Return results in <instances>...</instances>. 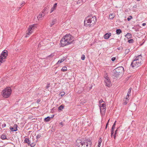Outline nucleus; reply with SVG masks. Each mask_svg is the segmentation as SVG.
Here are the masks:
<instances>
[{"instance_id": "obj_1", "label": "nucleus", "mask_w": 147, "mask_h": 147, "mask_svg": "<svg viewBox=\"0 0 147 147\" xmlns=\"http://www.w3.org/2000/svg\"><path fill=\"white\" fill-rule=\"evenodd\" d=\"M74 40L73 37L70 34L66 35L60 40L61 46L64 47L71 43Z\"/></svg>"}, {"instance_id": "obj_2", "label": "nucleus", "mask_w": 147, "mask_h": 147, "mask_svg": "<svg viewBox=\"0 0 147 147\" xmlns=\"http://www.w3.org/2000/svg\"><path fill=\"white\" fill-rule=\"evenodd\" d=\"M91 142L90 139H88L82 141L80 140L76 141V145L77 147H91Z\"/></svg>"}, {"instance_id": "obj_3", "label": "nucleus", "mask_w": 147, "mask_h": 147, "mask_svg": "<svg viewBox=\"0 0 147 147\" xmlns=\"http://www.w3.org/2000/svg\"><path fill=\"white\" fill-rule=\"evenodd\" d=\"M142 56L141 55L137 56L131 62V66L133 68H136L142 64Z\"/></svg>"}, {"instance_id": "obj_4", "label": "nucleus", "mask_w": 147, "mask_h": 147, "mask_svg": "<svg viewBox=\"0 0 147 147\" xmlns=\"http://www.w3.org/2000/svg\"><path fill=\"white\" fill-rule=\"evenodd\" d=\"M96 21V17L95 16L92 17L91 18L87 17L84 21L85 26L90 27L94 24Z\"/></svg>"}, {"instance_id": "obj_5", "label": "nucleus", "mask_w": 147, "mask_h": 147, "mask_svg": "<svg viewBox=\"0 0 147 147\" xmlns=\"http://www.w3.org/2000/svg\"><path fill=\"white\" fill-rule=\"evenodd\" d=\"M123 71V67L122 66L119 67L114 70L113 76L116 78L119 77L122 75Z\"/></svg>"}, {"instance_id": "obj_6", "label": "nucleus", "mask_w": 147, "mask_h": 147, "mask_svg": "<svg viewBox=\"0 0 147 147\" xmlns=\"http://www.w3.org/2000/svg\"><path fill=\"white\" fill-rule=\"evenodd\" d=\"M8 55V51L7 50H4L3 51L0 56V65L3 62L5 61V59Z\"/></svg>"}, {"instance_id": "obj_7", "label": "nucleus", "mask_w": 147, "mask_h": 147, "mask_svg": "<svg viewBox=\"0 0 147 147\" xmlns=\"http://www.w3.org/2000/svg\"><path fill=\"white\" fill-rule=\"evenodd\" d=\"M3 96L4 98H8L9 95V87L4 89L2 91Z\"/></svg>"}, {"instance_id": "obj_8", "label": "nucleus", "mask_w": 147, "mask_h": 147, "mask_svg": "<svg viewBox=\"0 0 147 147\" xmlns=\"http://www.w3.org/2000/svg\"><path fill=\"white\" fill-rule=\"evenodd\" d=\"M36 24H33L29 26L28 29V32L27 33L26 36V37H28L30 34L32 32L33 30L36 27Z\"/></svg>"}, {"instance_id": "obj_9", "label": "nucleus", "mask_w": 147, "mask_h": 147, "mask_svg": "<svg viewBox=\"0 0 147 147\" xmlns=\"http://www.w3.org/2000/svg\"><path fill=\"white\" fill-rule=\"evenodd\" d=\"M120 131L119 127L117 128L115 131V133L114 135V138L115 139L116 138V136H118L120 135L119 133Z\"/></svg>"}, {"instance_id": "obj_10", "label": "nucleus", "mask_w": 147, "mask_h": 147, "mask_svg": "<svg viewBox=\"0 0 147 147\" xmlns=\"http://www.w3.org/2000/svg\"><path fill=\"white\" fill-rule=\"evenodd\" d=\"M105 85L108 87L110 86L111 85V82L109 78H106L105 80Z\"/></svg>"}, {"instance_id": "obj_11", "label": "nucleus", "mask_w": 147, "mask_h": 147, "mask_svg": "<svg viewBox=\"0 0 147 147\" xmlns=\"http://www.w3.org/2000/svg\"><path fill=\"white\" fill-rule=\"evenodd\" d=\"M17 127L18 126L17 125H15L13 127H10V129L12 131H16L17 130Z\"/></svg>"}, {"instance_id": "obj_12", "label": "nucleus", "mask_w": 147, "mask_h": 147, "mask_svg": "<svg viewBox=\"0 0 147 147\" xmlns=\"http://www.w3.org/2000/svg\"><path fill=\"white\" fill-rule=\"evenodd\" d=\"M106 108H100V113L102 115H104L105 113Z\"/></svg>"}, {"instance_id": "obj_13", "label": "nucleus", "mask_w": 147, "mask_h": 147, "mask_svg": "<svg viewBox=\"0 0 147 147\" xmlns=\"http://www.w3.org/2000/svg\"><path fill=\"white\" fill-rule=\"evenodd\" d=\"M111 36V34L110 33H107L104 35V38L105 39H108L109 38V37Z\"/></svg>"}, {"instance_id": "obj_14", "label": "nucleus", "mask_w": 147, "mask_h": 147, "mask_svg": "<svg viewBox=\"0 0 147 147\" xmlns=\"http://www.w3.org/2000/svg\"><path fill=\"white\" fill-rule=\"evenodd\" d=\"M100 102V105L99 107L100 108H106V104L105 103H103L101 104V103L103 102Z\"/></svg>"}, {"instance_id": "obj_15", "label": "nucleus", "mask_w": 147, "mask_h": 147, "mask_svg": "<svg viewBox=\"0 0 147 147\" xmlns=\"http://www.w3.org/2000/svg\"><path fill=\"white\" fill-rule=\"evenodd\" d=\"M115 124H113L111 128V136H112L113 134L114 133V130L115 128Z\"/></svg>"}, {"instance_id": "obj_16", "label": "nucleus", "mask_w": 147, "mask_h": 147, "mask_svg": "<svg viewBox=\"0 0 147 147\" xmlns=\"http://www.w3.org/2000/svg\"><path fill=\"white\" fill-rule=\"evenodd\" d=\"M57 3H55L54 5L53 6V7L51 8V9L50 13H51L52 12H53L54 11V10L57 7Z\"/></svg>"}, {"instance_id": "obj_17", "label": "nucleus", "mask_w": 147, "mask_h": 147, "mask_svg": "<svg viewBox=\"0 0 147 147\" xmlns=\"http://www.w3.org/2000/svg\"><path fill=\"white\" fill-rule=\"evenodd\" d=\"M53 118V117H50L49 116H48L44 119V121L45 122H48L49 121L51 118Z\"/></svg>"}, {"instance_id": "obj_18", "label": "nucleus", "mask_w": 147, "mask_h": 147, "mask_svg": "<svg viewBox=\"0 0 147 147\" xmlns=\"http://www.w3.org/2000/svg\"><path fill=\"white\" fill-rule=\"evenodd\" d=\"M24 142L28 144V145H29L30 143V140L28 138H26L24 140Z\"/></svg>"}, {"instance_id": "obj_19", "label": "nucleus", "mask_w": 147, "mask_h": 147, "mask_svg": "<svg viewBox=\"0 0 147 147\" xmlns=\"http://www.w3.org/2000/svg\"><path fill=\"white\" fill-rule=\"evenodd\" d=\"M115 16V14L114 13H110L109 15V18L110 19H113Z\"/></svg>"}, {"instance_id": "obj_20", "label": "nucleus", "mask_w": 147, "mask_h": 147, "mask_svg": "<svg viewBox=\"0 0 147 147\" xmlns=\"http://www.w3.org/2000/svg\"><path fill=\"white\" fill-rule=\"evenodd\" d=\"M65 59L64 57H63V58L61 59L60 60H59L57 63V64H59L61 63L62 62H63Z\"/></svg>"}, {"instance_id": "obj_21", "label": "nucleus", "mask_w": 147, "mask_h": 147, "mask_svg": "<svg viewBox=\"0 0 147 147\" xmlns=\"http://www.w3.org/2000/svg\"><path fill=\"white\" fill-rule=\"evenodd\" d=\"M46 10V9H44L42 13L40 14L41 16H42V17H43L46 14V13L45 12Z\"/></svg>"}, {"instance_id": "obj_22", "label": "nucleus", "mask_w": 147, "mask_h": 147, "mask_svg": "<svg viewBox=\"0 0 147 147\" xmlns=\"http://www.w3.org/2000/svg\"><path fill=\"white\" fill-rule=\"evenodd\" d=\"M56 20V19H54L52 20V23L50 25V26L51 27H52L54 24H55Z\"/></svg>"}, {"instance_id": "obj_23", "label": "nucleus", "mask_w": 147, "mask_h": 147, "mask_svg": "<svg viewBox=\"0 0 147 147\" xmlns=\"http://www.w3.org/2000/svg\"><path fill=\"white\" fill-rule=\"evenodd\" d=\"M125 36L128 38H130L131 37V35L130 33H128L125 35Z\"/></svg>"}, {"instance_id": "obj_24", "label": "nucleus", "mask_w": 147, "mask_h": 147, "mask_svg": "<svg viewBox=\"0 0 147 147\" xmlns=\"http://www.w3.org/2000/svg\"><path fill=\"white\" fill-rule=\"evenodd\" d=\"M64 107V106L63 105H60L58 108L59 110H62Z\"/></svg>"}, {"instance_id": "obj_25", "label": "nucleus", "mask_w": 147, "mask_h": 147, "mask_svg": "<svg viewBox=\"0 0 147 147\" xmlns=\"http://www.w3.org/2000/svg\"><path fill=\"white\" fill-rule=\"evenodd\" d=\"M122 32V31L121 29H118L116 30V33L117 34H119Z\"/></svg>"}, {"instance_id": "obj_26", "label": "nucleus", "mask_w": 147, "mask_h": 147, "mask_svg": "<svg viewBox=\"0 0 147 147\" xmlns=\"http://www.w3.org/2000/svg\"><path fill=\"white\" fill-rule=\"evenodd\" d=\"M102 142V139L101 138H100L98 141V147H100V146L101 143Z\"/></svg>"}, {"instance_id": "obj_27", "label": "nucleus", "mask_w": 147, "mask_h": 147, "mask_svg": "<svg viewBox=\"0 0 147 147\" xmlns=\"http://www.w3.org/2000/svg\"><path fill=\"white\" fill-rule=\"evenodd\" d=\"M129 51H129V49H126L125 50V55L128 54L129 53Z\"/></svg>"}, {"instance_id": "obj_28", "label": "nucleus", "mask_w": 147, "mask_h": 147, "mask_svg": "<svg viewBox=\"0 0 147 147\" xmlns=\"http://www.w3.org/2000/svg\"><path fill=\"white\" fill-rule=\"evenodd\" d=\"M67 67H63L62 69L61 70L63 71H67Z\"/></svg>"}, {"instance_id": "obj_29", "label": "nucleus", "mask_w": 147, "mask_h": 147, "mask_svg": "<svg viewBox=\"0 0 147 147\" xmlns=\"http://www.w3.org/2000/svg\"><path fill=\"white\" fill-rule=\"evenodd\" d=\"M36 145V144L35 142H33L31 144H30L29 145H30L31 147H33L35 146Z\"/></svg>"}, {"instance_id": "obj_30", "label": "nucleus", "mask_w": 147, "mask_h": 147, "mask_svg": "<svg viewBox=\"0 0 147 147\" xmlns=\"http://www.w3.org/2000/svg\"><path fill=\"white\" fill-rule=\"evenodd\" d=\"M65 94V92H62L60 93L59 94V95L61 96H63Z\"/></svg>"}, {"instance_id": "obj_31", "label": "nucleus", "mask_w": 147, "mask_h": 147, "mask_svg": "<svg viewBox=\"0 0 147 147\" xmlns=\"http://www.w3.org/2000/svg\"><path fill=\"white\" fill-rule=\"evenodd\" d=\"M41 136L40 134H38L36 136V139L38 140L40 138Z\"/></svg>"}, {"instance_id": "obj_32", "label": "nucleus", "mask_w": 147, "mask_h": 147, "mask_svg": "<svg viewBox=\"0 0 147 147\" xmlns=\"http://www.w3.org/2000/svg\"><path fill=\"white\" fill-rule=\"evenodd\" d=\"M42 18V16H41L40 14H39V16L37 17L38 20H41V18Z\"/></svg>"}, {"instance_id": "obj_33", "label": "nucleus", "mask_w": 147, "mask_h": 147, "mask_svg": "<svg viewBox=\"0 0 147 147\" xmlns=\"http://www.w3.org/2000/svg\"><path fill=\"white\" fill-rule=\"evenodd\" d=\"M1 138L3 140L5 139L6 137L5 136L2 135L1 137Z\"/></svg>"}, {"instance_id": "obj_34", "label": "nucleus", "mask_w": 147, "mask_h": 147, "mask_svg": "<svg viewBox=\"0 0 147 147\" xmlns=\"http://www.w3.org/2000/svg\"><path fill=\"white\" fill-rule=\"evenodd\" d=\"M132 18V17L131 16H130L129 17L127 18V20L128 21H130L131 19Z\"/></svg>"}, {"instance_id": "obj_35", "label": "nucleus", "mask_w": 147, "mask_h": 147, "mask_svg": "<svg viewBox=\"0 0 147 147\" xmlns=\"http://www.w3.org/2000/svg\"><path fill=\"white\" fill-rule=\"evenodd\" d=\"M128 42L129 43H132L134 42V40L133 39H131L129 40Z\"/></svg>"}, {"instance_id": "obj_36", "label": "nucleus", "mask_w": 147, "mask_h": 147, "mask_svg": "<svg viewBox=\"0 0 147 147\" xmlns=\"http://www.w3.org/2000/svg\"><path fill=\"white\" fill-rule=\"evenodd\" d=\"M85 55H83L82 56V57H81V59L82 60H84L85 59Z\"/></svg>"}, {"instance_id": "obj_37", "label": "nucleus", "mask_w": 147, "mask_h": 147, "mask_svg": "<svg viewBox=\"0 0 147 147\" xmlns=\"http://www.w3.org/2000/svg\"><path fill=\"white\" fill-rule=\"evenodd\" d=\"M129 94V93L128 94V93H127V95L126 97V99H127V100H129V99H128V98L129 97V94Z\"/></svg>"}, {"instance_id": "obj_38", "label": "nucleus", "mask_w": 147, "mask_h": 147, "mask_svg": "<svg viewBox=\"0 0 147 147\" xmlns=\"http://www.w3.org/2000/svg\"><path fill=\"white\" fill-rule=\"evenodd\" d=\"M109 120H110L109 119L108 120V121L107 122V124L106 125V127H105V129H107V127L108 125L109 122Z\"/></svg>"}, {"instance_id": "obj_39", "label": "nucleus", "mask_w": 147, "mask_h": 147, "mask_svg": "<svg viewBox=\"0 0 147 147\" xmlns=\"http://www.w3.org/2000/svg\"><path fill=\"white\" fill-rule=\"evenodd\" d=\"M54 56V54L53 53H52V54H51L50 55H49L48 56V57H53Z\"/></svg>"}, {"instance_id": "obj_40", "label": "nucleus", "mask_w": 147, "mask_h": 147, "mask_svg": "<svg viewBox=\"0 0 147 147\" xmlns=\"http://www.w3.org/2000/svg\"><path fill=\"white\" fill-rule=\"evenodd\" d=\"M104 77L105 79H106V78H108V75L107 74H105V75Z\"/></svg>"}, {"instance_id": "obj_41", "label": "nucleus", "mask_w": 147, "mask_h": 147, "mask_svg": "<svg viewBox=\"0 0 147 147\" xmlns=\"http://www.w3.org/2000/svg\"><path fill=\"white\" fill-rule=\"evenodd\" d=\"M115 57H112L111 58V60L113 61H114L115 60Z\"/></svg>"}, {"instance_id": "obj_42", "label": "nucleus", "mask_w": 147, "mask_h": 147, "mask_svg": "<svg viewBox=\"0 0 147 147\" xmlns=\"http://www.w3.org/2000/svg\"><path fill=\"white\" fill-rule=\"evenodd\" d=\"M127 104V102H124L123 103V105H126Z\"/></svg>"}, {"instance_id": "obj_43", "label": "nucleus", "mask_w": 147, "mask_h": 147, "mask_svg": "<svg viewBox=\"0 0 147 147\" xmlns=\"http://www.w3.org/2000/svg\"><path fill=\"white\" fill-rule=\"evenodd\" d=\"M63 122H61L60 123H59V124L61 125H62L63 126Z\"/></svg>"}, {"instance_id": "obj_44", "label": "nucleus", "mask_w": 147, "mask_h": 147, "mask_svg": "<svg viewBox=\"0 0 147 147\" xmlns=\"http://www.w3.org/2000/svg\"><path fill=\"white\" fill-rule=\"evenodd\" d=\"M6 126V124H4V125H2V127H5Z\"/></svg>"}, {"instance_id": "obj_45", "label": "nucleus", "mask_w": 147, "mask_h": 147, "mask_svg": "<svg viewBox=\"0 0 147 147\" xmlns=\"http://www.w3.org/2000/svg\"><path fill=\"white\" fill-rule=\"evenodd\" d=\"M49 84H48V85L47 86H46V87L47 88H48L49 87Z\"/></svg>"}, {"instance_id": "obj_46", "label": "nucleus", "mask_w": 147, "mask_h": 147, "mask_svg": "<svg viewBox=\"0 0 147 147\" xmlns=\"http://www.w3.org/2000/svg\"><path fill=\"white\" fill-rule=\"evenodd\" d=\"M9 92H10V94H11V90L10 88V91H9Z\"/></svg>"}, {"instance_id": "obj_47", "label": "nucleus", "mask_w": 147, "mask_h": 147, "mask_svg": "<svg viewBox=\"0 0 147 147\" xmlns=\"http://www.w3.org/2000/svg\"><path fill=\"white\" fill-rule=\"evenodd\" d=\"M142 25L143 26H144L146 25V24L145 23H144L142 24Z\"/></svg>"}, {"instance_id": "obj_48", "label": "nucleus", "mask_w": 147, "mask_h": 147, "mask_svg": "<svg viewBox=\"0 0 147 147\" xmlns=\"http://www.w3.org/2000/svg\"><path fill=\"white\" fill-rule=\"evenodd\" d=\"M131 92V91H130V90H129L128 92V93L130 94Z\"/></svg>"}, {"instance_id": "obj_49", "label": "nucleus", "mask_w": 147, "mask_h": 147, "mask_svg": "<svg viewBox=\"0 0 147 147\" xmlns=\"http://www.w3.org/2000/svg\"><path fill=\"white\" fill-rule=\"evenodd\" d=\"M84 103H85V102H82L81 103H80V104H84Z\"/></svg>"}, {"instance_id": "obj_50", "label": "nucleus", "mask_w": 147, "mask_h": 147, "mask_svg": "<svg viewBox=\"0 0 147 147\" xmlns=\"http://www.w3.org/2000/svg\"><path fill=\"white\" fill-rule=\"evenodd\" d=\"M10 144H11L12 145H13V146H14V145H13V144L12 143L10 142Z\"/></svg>"}, {"instance_id": "obj_51", "label": "nucleus", "mask_w": 147, "mask_h": 147, "mask_svg": "<svg viewBox=\"0 0 147 147\" xmlns=\"http://www.w3.org/2000/svg\"><path fill=\"white\" fill-rule=\"evenodd\" d=\"M79 3H80V2H79V1H77V3L78 4Z\"/></svg>"}, {"instance_id": "obj_52", "label": "nucleus", "mask_w": 147, "mask_h": 147, "mask_svg": "<svg viewBox=\"0 0 147 147\" xmlns=\"http://www.w3.org/2000/svg\"><path fill=\"white\" fill-rule=\"evenodd\" d=\"M131 88H130L129 90H130L131 91Z\"/></svg>"}, {"instance_id": "obj_53", "label": "nucleus", "mask_w": 147, "mask_h": 147, "mask_svg": "<svg viewBox=\"0 0 147 147\" xmlns=\"http://www.w3.org/2000/svg\"><path fill=\"white\" fill-rule=\"evenodd\" d=\"M116 121L115 122H114V124H116Z\"/></svg>"}, {"instance_id": "obj_54", "label": "nucleus", "mask_w": 147, "mask_h": 147, "mask_svg": "<svg viewBox=\"0 0 147 147\" xmlns=\"http://www.w3.org/2000/svg\"><path fill=\"white\" fill-rule=\"evenodd\" d=\"M54 116V115H52V117H53H53Z\"/></svg>"}, {"instance_id": "obj_55", "label": "nucleus", "mask_w": 147, "mask_h": 147, "mask_svg": "<svg viewBox=\"0 0 147 147\" xmlns=\"http://www.w3.org/2000/svg\"><path fill=\"white\" fill-rule=\"evenodd\" d=\"M25 3V2H23V3H22V4L23 3Z\"/></svg>"}, {"instance_id": "obj_56", "label": "nucleus", "mask_w": 147, "mask_h": 147, "mask_svg": "<svg viewBox=\"0 0 147 147\" xmlns=\"http://www.w3.org/2000/svg\"><path fill=\"white\" fill-rule=\"evenodd\" d=\"M137 1H139L140 0H137Z\"/></svg>"}, {"instance_id": "obj_57", "label": "nucleus", "mask_w": 147, "mask_h": 147, "mask_svg": "<svg viewBox=\"0 0 147 147\" xmlns=\"http://www.w3.org/2000/svg\"><path fill=\"white\" fill-rule=\"evenodd\" d=\"M119 49V48H118V49Z\"/></svg>"}]
</instances>
